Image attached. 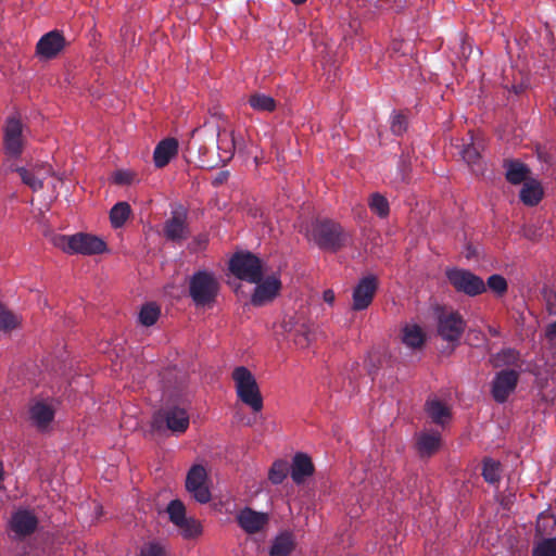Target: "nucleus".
I'll list each match as a JSON object with an SVG mask.
<instances>
[{
  "label": "nucleus",
  "instance_id": "obj_1",
  "mask_svg": "<svg viewBox=\"0 0 556 556\" xmlns=\"http://www.w3.org/2000/svg\"><path fill=\"white\" fill-rule=\"evenodd\" d=\"M51 242L55 248L67 254L92 255L103 253L106 249V244L102 239L83 232L72 236L54 235L51 238Z\"/></svg>",
  "mask_w": 556,
  "mask_h": 556
},
{
  "label": "nucleus",
  "instance_id": "obj_2",
  "mask_svg": "<svg viewBox=\"0 0 556 556\" xmlns=\"http://www.w3.org/2000/svg\"><path fill=\"white\" fill-rule=\"evenodd\" d=\"M232 380L238 399L257 413L263 408V397L254 375L244 366H238L232 371Z\"/></svg>",
  "mask_w": 556,
  "mask_h": 556
},
{
  "label": "nucleus",
  "instance_id": "obj_3",
  "mask_svg": "<svg viewBox=\"0 0 556 556\" xmlns=\"http://www.w3.org/2000/svg\"><path fill=\"white\" fill-rule=\"evenodd\" d=\"M307 237L319 248L336 251L345 241V233L341 226L332 220H316L307 230Z\"/></svg>",
  "mask_w": 556,
  "mask_h": 556
},
{
  "label": "nucleus",
  "instance_id": "obj_4",
  "mask_svg": "<svg viewBox=\"0 0 556 556\" xmlns=\"http://www.w3.org/2000/svg\"><path fill=\"white\" fill-rule=\"evenodd\" d=\"M189 424L188 412L184 407L172 405L156 412L151 425L157 431L168 430L178 435L186 432Z\"/></svg>",
  "mask_w": 556,
  "mask_h": 556
},
{
  "label": "nucleus",
  "instance_id": "obj_5",
  "mask_svg": "<svg viewBox=\"0 0 556 556\" xmlns=\"http://www.w3.org/2000/svg\"><path fill=\"white\" fill-rule=\"evenodd\" d=\"M218 289L219 285L216 278L207 271H198L190 279V296L197 306L212 304L217 296Z\"/></svg>",
  "mask_w": 556,
  "mask_h": 556
},
{
  "label": "nucleus",
  "instance_id": "obj_6",
  "mask_svg": "<svg viewBox=\"0 0 556 556\" xmlns=\"http://www.w3.org/2000/svg\"><path fill=\"white\" fill-rule=\"evenodd\" d=\"M230 271L239 279L256 283L262 279L263 265L258 257L251 253H237L229 262Z\"/></svg>",
  "mask_w": 556,
  "mask_h": 556
},
{
  "label": "nucleus",
  "instance_id": "obj_7",
  "mask_svg": "<svg viewBox=\"0 0 556 556\" xmlns=\"http://www.w3.org/2000/svg\"><path fill=\"white\" fill-rule=\"evenodd\" d=\"M167 513L170 521L185 539H193L202 533L200 522L194 518L186 517V508L180 501H172L167 506Z\"/></svg>",
  "mask_w": 556,
  "mask_h": 556
},
{
  "label": "nucleus",
  "instance_id": "obj_8",
  "mask_svg": "<svg viewBox=\"0 0 556 556\" xmlns=\"http://www.w3.org/2000/svg\"><path fill=\"white\" fill-rule=\"evenodd\" d=\"M446 277L450 283L459 292L475 296L485 291L484 281L472 273L452 268L446 270Z\"/></svg>",
  "mask_w": 556,
  "mask_h": 556
},
{
  "label": "nucleus",
  "instance_id": "obj_9",
  "mask_svg": "<svg viewBox=\"0 0 556 556\" xmlns=\"http://www.w3.org/2000/svg\"><path fill=\"white\" fill-rule=\"evenodd\" d=\"M188 492L201 504L211 501V492L207 485V472L201 465H194L188 471L186 478Z\"/></svg>",
  "mask_w": 556,
  "mask_h": 556
},
{
  "label": "nucleus",
  "instance_id": "obj_10",
  "mask_svg": "<svg viewBox=\"0 0 556 556\" xmlns=\"http://www.w3.org/2000/svg\"><path fill=\"white\" fill-rule=\"evenodd\" d=\"M466 328V323L458 313H443L438 319V334L448 343H457Z\"/></svg>",
  "mask_w": 556,
  "mask_h": 556
},
{
  "label": "nucleus",
  "instance_id": "obj_11",
  "mask_svg": "<svg viewBox=\"0 0 556 556\" xmlns=\"http://www.w3.org/2000/svg\"><path fill=\"white\" fill-rule=\"evenodd\" d=\"M16 170L20 174L22 181L33 191L42 189L43 180L54 176L53 168L47 163L18 167Z\"/></svg>",
  "mask_w": 556,
  "mask_h": 556
},
{
  "label": "nucleus",
  "instance_id": "obj_12",
  "mask_svg": "<svg viewBox=\"0 0 556 556\" xmlns=\"http://www.w3.org/2000/svg\"><path fill=\"white\" fill-rule=\"evenodd\" d=\"M3 140L7 154L18 156L22 153L25 138L23 135V125L20 119L15 117L8 118Z\"/></svg>",
  "mask_w": 556,
  "mask_h": 556
},
{
  "label": "nucleus",
  "instance_id": "obj_13",
  "mask_svg": "<svg viewBox=\"0 0 556 556\" xmlns=\"http://www.w3.org/2000/svg\"><path fill=\"white\" fill-rule=\"evenodd\" d=\"M281 327L283 328L287 339L292 340L296 346L301 349L308 346L312 330L311 326L305 320L288 317L282 321Z\"/></svg>",
  "mask_w": 556,
  "mask_h": 556
},
{
  "label": "nucleus",
  "instance_id": "obj_14",
  "mask_svg": "<svg viewBox=\"0 0 556 556\" xmlns=\"http://www.w3.org/2000/svg\"><path fill=\"white\" fill-rule=\"evenodd\" d=\"M55 416V406L49 401H36L29 407V421L39 431H48Z\"/></svg>",
  "mask_w": 556,
  "mask_h": 556
},
{
  "label": "nucleus",
  "instance_id": "obj_15",
  "mask_svg": "<svg viewBox=\"0 0 556 556\" xmlns=\"http://www.w3.org/2000/svg\"><path fill=\"white\" fill-rule=\"evenodd\" d=\"M251 302L255 306H263L271 302L279 293L281 288L280 279L276 275L268 276L263 281L256 282Z\"/></svg>",
  "mask_w": 556,
  "mask_h": 556
},
{
  "label": "nucleus",
  "instance_id": "obj_16",
  "mask_svg": "<svg viewBox=\"0 0 556 556\" xmlns=\"http://www.w3.org/2000/svg\"><path fill=\"white\" fill-rule=\"evenodd\" d=\"M164 236L167 240L180 243L189 236L187 215L184 211H175L164 224Z\"/></svg>",
  "mask_w": 556,
  "mask_h": 556
},
{
  "label": "nucleus",
  "instance_id": "obj_17",
  "mask_svg": "<svg viewBox=\"0 0 556 556\" xmlns=\"http://www.w3.org/2000/svg\"><path fill=\"white\" fill-rule=\"evenodd\" d=\"M377 290V281L372 276L363 278L353 291V309L362 311L369 306Z\"/></svg>",
  "mask_w": 556,
  "mask_h": 556
},
{
  "label": "nucleus",
  "instance_id": "obj_18",
  "mask_svg": "<svg viewBox=\"0 0 556 556\" xmlns=\"http://www.w3.org/2000/svg\"><path fill=\"white\" fill-rule=\"evenodd\" d=\"M518 381V374L515 370H503L498 372L493 381L492 394L496 402L506 401Z\"/></svg>",
  "mask_w": 556,
  "mask_h": 556
},
{
  "label": "nucleus",
  "instance_id": "obj_19",
  "mask_svg": "<svg viewBox=\"0 0 556 556\" xmlns=\"http://www.w3.org/2000/svg\"><path fill=\"white\" fill-rule=\"evenodd\" d=\"M65 45L64 37L56 30L43 35L37 43V54L39 58L49 60L59 54Z\"/></svg>",
  "mask_w": 556,
  "mask_h": 556
},
{
  "label": "nucleus",
  "instance_id": "obj_20",
  "mask_svg": "<svg viewBox=\"0 0 556 556\" xmlns=\"http://www.w3.org/2000/svg\"><path fill=\"white\" fill-rule=\"evenodd\" d=\"M237 521L247 533L252 534L261 531L267 525L268 515L247 507L238 513Z\"/></svg>",
  "mask_w": 556,
  "mask_h": 556
},
{
  "label": "nucleus",
  "instance_id": "obj_21",
  "mask_svg": "<svg viewBox=\"0 0 556 556\" xmlns=\"http://www.w3.org/2000/svg\"><path fill=\"white\" fill-rule=\"evenodd\" d=\"M38 525L37 517L29 510H17L13 514L10 527L16 536H26L33 533Z\"/></svg>",
  "mask_w": 556,
  "mask_h": 556
},
{
  "label": "nucleus",
  "instance_id": "obj_22",
  "mask_svg": "<svg viewBox=\"0 0 556 556\" xmlns=\"http://www.w3.org/2000/svg\"><path fill=\"white\" fill-rule=\"evenodd\" d=\"M530 168L523 164V205H538L544 197L541 182L530 176Z\"/></svg>",
  "mask_w": 556,
  "mask_h": 556
},
{
  "label": "nucleus",
  "instance_id": "obj_23",
  "mask_svg": "<svg viewBox=\"0 0 556 556\" xmlns=\"http://www.w3.org/2000/svg\"><path fill=\"white\" fill-rule=\"evenodd\" d=\"M441 434L434 430L420 431L416 437V447L421 456H431L437 453L441 446Z\"/></svg>",
  "mask_w": 556,
  "mask_h": 556
},
{
  "label": "nucleus",
  "instance_id": "obj_24",
  "mask_svg": "<svg viewBox=\"0 0 556 556\" xmlns=\"http://www.w3.org/2000/svg\"><path fill=\"white\" fill-rule=\"evenodd\" d=\"M426 340V333L422 328L415 323H407L403 326L401 331L402 343L410 349H421Z\"/></svg>",
  "mask_w": 556,
  "mask_h": 556
},
{
  "label": "nucleus",
  "instance_id": "obj_25",
  "mask_svg": "<svg viewBox=\"0 0 556 556\" xmlns=\"http://www.w3.org/2000/svg\"><path fill=\"white\" fill-rule=\"evenodd\" d=\"M178 152V142L174 138L162 140L155 148L153 159L156 167H164Z\"/></svg>",
  "mask_w": 556,
  "mask_h": 556
},
{
  "label": "nucleus",
  "instance_id": "obj_26",
  "mask_svg": "<svg viewBox=\"0 0 556 556\" xmlns=\"http://www.w3.org/2000/svg\"><path fill=\"white\" fill-rule=\"evenodd\" d=\"M538 395L546 404H552L556 399V380L549 377L547 371L535 374L534 380Z\"/></svg>",
  "mask_w": 556,
  "mask_h": 556
},
{
  "label": "nucleus",
  "instance_id": "obj_27",
  "mask_svg": "<svg viewBox=\"0 0 556 556\" xmlns=\"http://www.w3.org/2000/svg\"><path fill=\"white\" fill-rule=\"evenodd\" d=\"M314 472V466L311 458L303 453H298L293 457L291 467V477L295 483H302Z\"/></svg>",
  "mask_w": 556,
  "mask_h": 556
},
{
  "label": "nucleus",
  "instance_id": "obj_28",
  "mask_svg": "<svg viewBox=\"0 0 556 556\" xmlns=\"http://www.w3.org/2000/svg\"><path fill=\"white\" fill-rule=\"evenodd\" d=\"M426 410L432 421L437 425L444 426L451 419V410L448 406L437 399H431L426 403Z\"/></svg>",
  "mask_w": 556,
  "mask_h": 556
},
{
  "label": "nucleus",
  "instance_id": "obj_29",
  "mask_svg": "<svg viewBox=\"0 0 556 556\" xmlns=\"http://www.w3.org/2000/svg\"><path fill=\"white\" fill-rule=\"evenodd\" d=\"M294 548V539L290 532L276 536L270 548V556H289Z\"/></svg>",
  "mask_w": 556,
  "mask_h": 556
},
{
  "label": "nucleus",
  "instance_id": "obj_30",
  "mask_svg": "<svg viewBox=\"0 0 556 556\" xmlns=\"http://www.w3.org/2000/svg\"><path fill=\"white\" fill-rule=\"evenodd\" d=\"M131 213L130 205L127 202L116 203L110 212V220L114 228L122 227Z\"/></svg>",
  "mask_w": 556,
  "mask_h": 556
},
{
  "label": "nucleus",
  "instance_id": "obj_31",
  "mask_svg": "<svg viewBox=\"0 0 556 556\" xmlns=\"http://www.w3.org/2000/svg\"><path fill=\"white\" fill-rule=\"evenodd\" d=\"M251 108L258 112H273L276 109V101L265 93H254L249 99Z\"/></svg>",
  "mask_w": 556,
  "mask_h": 556
},
{
  "label": "nucleus",
  "instance_id": "obj_32",
  "mask_svg": "<svg viewBox=\"0 0 556 556\" xmlns=\"http://www.w3.org/2000/svg\"><path fill=\"white\" fill-rule=\"evenodd\" d=\"M556 527V518L547 513H541L536 518V532L541 536L551 535Z\"/></svg>",
  "mask_w": 556,
  "mask_h": 556
},
{
  "label": "nucleus",
  "instance_id": "obj_33",
  "mask_svg": "<svg viewBox=\"0 0 556 556\" xmlns=\"http://www.w3.org/2000/svg\"><path fill=\"white\" fill-rule=\"evenodd\" d=\"M218 150L220 151V157L223 160H229L233 155L236 148L235 138L232 134L227 135L226 131L218 132Z\"/></svg>",
  "mask_w": 556,
  "mask_h": 556
},
{
  "label": "nucleus",
  "instance_id": "obj_34",
  "mask_svg": "<svg viewBox=\"0 0 556 556\" xmlns=\"http://www.w3.org/2000/svg\"><path fill=\"white\" fill-rule=\"evenodd\" d=\"M288 471V463L286 460L278 459L273 463L268 471V479L273 484H280L287 477Z\"/></svg>",
  "mask_w": 556,
  "mask_h": 556
},
{
  "label": "nucleus",
  "instance_id": "obj_35",
  "mask_svg": "<svg viewBox=\"0 0 556 556\" xmlns=\"http://www.w3.org/2000/svg\"><path fill=\"white\" fill-rule=\"evenodd\" d=\"M482 476L486 482L496 483L501 477L500 463L491 458L484 459Z\"/></svg>",
  "mask_w": 556,
  "mask_h": 556
},
{
  "label": "nucleus",
  "instance_id": "obj_36",
  "mask_svg": "<svg viewBox=\"0 0 556 556\" xmlns=\"http://www.w3.org/2000/svg\"><path fill=\"white\" fill-rule=\"evenodd\" d=\"M160 316V308L153 303H148L142 306L139 313V320L144 326H152L156 323Z\"/></svg>",
  "mask_w": 556,
  "mask_h": 556
},
{
  "label": "nucleus",
  "instance_id": "obj_37",
  "mask_svg": "<svg viewBox=\"0 0 556 556\" xmlns=\"http://www.w3.org/2000/svg\"><path fill=\"white\" fill-rule=\"evenodd\" d=\"M370 210L380 217H387L389 214V203L380 193H374L369 200Z\"/></svg>",
  "mask_w": 556,
  "mask_h": 556
},
{
  "label": "nucleus",
  "instance_id": "obj_38",
  "mask_svg": "<svg viewBox=\"0 0 556 556\" xmlns=\"http://www.w3.org/2000/svg\"><path fill=\"white\" fill-rule=\"evenodd\" d=\"M532 556H556V538L543 539L533 548Z\"/></svg>",
  "mask_w": 556,
  "mask_h": 556
},
{
  "label": "nucleus",
  "instance_id": "obj_39",
  "mask_svg": "<svg viewBox=\"0 0 556 556\" xmlns=\"http://www.w3.org/2000/svg\"><path fill=\"white\" fill-rule=\"evenodd\" d=\"M20 320L16 315L0 305V330L10 331L18 325Z\"/></svg>",
  "mask_w": 556,
  "mask_h": 556
},
{
  "label": "nucleus",
  "instance_id": "obj_40",
  "mask_svg": "<svg viewBox=\"0 0 556 556\" xmlns=\"http://www.w3.org/2000/svg\"><path fill=\"white\" fill-rule=\"evenodd\" d=\"M460 154L468 165L475 166L478 164L480 159V147L475 142H470L463 148Z\"/></svg>",
  "mask_w": 556,
  "mask_h": 556
},
{
  "label": "nucleus",
  "instance_id": "obj_41",
  "mask_svg": "<svg viewBox=\"0 0 556 556\" xmlns=\"http://www.w3.org/2000/svg\"><path fill=\"white\" fill-rule=\"evenodd\" d=\"M507 180L514 185L521 184V163L518 161H509L506 164Z\"/></svg>",
  "mask_w": 556,
  "mask_h": 556
},
{
  "label": "nucleus",
  "instance_id": "obj_42",
  "mask_svg": "<svg viewBox=\"0 0 556 556\" xmlns=\"http://www.w3.org/2000/svg\"><path fill=\"white\" fill-rule=\"evenodd\" d=\"M488 288L496 293L497 295H502L505 293L507 289V282L504 277L500 275H492L488 278L486 282Z\"/></svg>",
  "mask_w": 556,
  "mask_h": 556
},
{
  "label": "nucleus",
  "instance_id": "obj_43",
  "mask_svg": "<svg viewBox=\"0 0 556 556\" xmlns=\"http://www.w3.org/2000/svg\"><path fill=\"white\" fill-rule=\"evenodd\" d=\"M140 556H166V554L162 545L155 542H150L142 546Z\"/></svg>",
  "mask_w": 556,
  "mask_h": 556
},
{
  "label": "nucleus",
  "instance_id": "obj_44",
  "mask_svg": "<svg viewBox=\"0 0 556 556\" xmlns=\"http://www.w3.org/2000/svg\"><path fill=\"white\" fill-rule=\"evenodd\" d=\"M407 122L402 114H394L391 118V130L400 136L406 130Z\"/></svg>",
  "mask_w": 556,
  "mask_h": 556
},
{
  "label": "nucleus",
  "instance_id": "obj_45",
  "mask_svg": "<svg viewBox=\"0 0 556 556\" xmlns=\"http://www.w3.org/2000/svg\"><path fill=\"white\" fill-rule=\"evenodd\" d=\"M513 359H515V353L510 350H506L493 356L492 363L494 366H501L502 364L510 363Z\"/></svg>",
  "mask_w": 556,
  "mask_h": 556
},
{
  "label": "nucleus",
  "instance_id": "obj_46",
  "mask_svg": "<svg viewBox=\"0 0 556 556\" xmlns=\"http://www.w3.org/2000/svg\"><path fill=\"white\" fill-rule=\"evenodd\" d=\"M544 300L546 302L547 312L551 315H556V293L552 290H545Z\"/></svg>",
  "mask_w": 556,
  "mask_h": 556
},
{
  "label": "nucleus",
  "instance_id": "obj_47",
  "mask_svg": "<svg viewBox=\"0 0 556 556\" xmlns=\"http://www.w3.org/2000/svg\"><path fill=\"white\" fill-rule=\"evenodd\" d=\"M114 180L119 185L130 184L134 180V174L128 170H118L114 175Z\"/></svg>",
  "mask_w": 556,
  "mask_h": 556
},
{
  "label": "nucleus",
  "instance_id": "obj_48",
  "mask_svg": "<svg viewBox=\"0 0 556 556\" xmlns=\"http://www.w3.org/2000/svg\"><path fill=\"white\" fill-rule=\"evenodd\" d=\"M545 334L549 341H554L556 339V320L547 326Z\"/></svg>",
  "mask_w": 556,
  "mask_h": 556
},
{
  "label": "nucleus",
  "instance_id": "obj_49",
  "mask_svg": "<svg viewBox=\"0 0 556 556\" xmlns=\"http://www.w3.org/2000/svg\"><path fill=\"white\" fill-rule=\"evenodd\" d=\"M323 299L326 303L329 305H332L334 303V292L331 289L325 290L323 293Z\"/></svg>",
  "mask_w": 556,
  "mask_h": 556
},
{
  "label": "nucleus",
  "instance_id": "obj_50",
  "mask_svg": "<svg viewBox=\"0 0 556 556\" xmlns=\"http://www.w3.org/2000/svg\"><path fill=\"white\" fill-rule=\"evenodd\" d=\"M536 154H538V159H539V160H542V161H544V162H548L546 154H545V153H543V152L540 150V148H536Z\"/></svg>",
  "mask_w": 556,
  "mask_h": 556
},
{
  "label": "nucleus",
  "instance_id": "obj_51",
  "mask_svg": "<svg viewBox=\"0 0 556 556\" xmlns=\"http://www.w3.org/2000/svg\"><path fill=\"white\" fill-rule=\"evenodd\" d=\"M61 178H54V182L52 184L53 189L56 188V182H61Z\"/></svg>",
  "mask_w": 556,
  "mask_h": 556
},
{
  "label": "nucleus",
  "instance_id": "obj_52",
  "mask_svg": "<svg viewBox=\"0 0 556 556\" xmlns=\"http://www.w3.org/2000/svg\"><path fill=\"white\" fill-rule=\"evenodd\" d=\"M294 4H302L304 3L306 0H291Z\"/></svg>",
  "mask_w": 556,
  "mask_h": 556
},
{
  "label": "nucleus",
  "instance_id": "obj_53",
  "mask_svg": "<svg viewBox=\"0 0 556 556\" xmlns=\"http://www.w3.org/2000/svg\"><path fill=\"white\" fill-rule=\"evenodd\" d=\"M3 478V467H2V463L0 462V480H2Z\"/></svg>",
  "mask_w": 556,
  "mask_h": 556
},
{
  "label": "nucleus",
  "instance_id": "obj_54",
  "mask_svg": "<svg viewBox=\"0 0 556 556\" xmlns=\"http://www.w3.org/2000/svg\"><path fill=\"white\" fill-rule=\"evenodd\" d=\"M528 371H529V372H532L534 376H535V374H539V372H540V371H538V372L532 371V369H531V368H528Z\"/></svg>",
  "mask_w": 556,
  "mask_h": 556
},
{
  "label": "nucleus",
  "instance_id": "obj_55",
  "mask_svg": "<svg viewBox=\"0 0 556 556\" xmlns=\"http://www.w3.org/2000/svg\"><path fill=\"white\" fill-rule=\"evenodd\" d=\"M528 371H529V372H532L534 376H535V374H539V372H540V371H538V372L532 371V369H531V368H528Z\"/></svg>",
  "mask_w": 556,
  "mask_h": 556
}]
</instances>
